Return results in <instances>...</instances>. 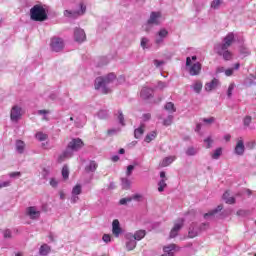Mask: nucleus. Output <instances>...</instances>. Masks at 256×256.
Segmentation results:
<instances>
[{
	"label": "nucleus",
	"mask_w": 256,
	"mask_h": 256,
	"mask_svg": "<svg viewBox=\"0 0 256 256\" xmlns=\"http://www.w3.org/2000/svg\"><path fill=\"white\" fill-rule=\"evenodd\" d=\"M163 23V15L161 12H152L148 19V25H161Z\"/></svg>",
	"instance_id": "10"
},
{
	"label": "nucleus",
	"mask_w": 256,
	"mask_h": 256,
	"mask_svg": "<svg viewBox=\"0 0 256 256\" xmlns=\"http://www.w3.org/2000/svg\"><path fill=\"white\" fill-rule=\"evenodd\" d=\"M81 191H82L81 184H77L72 189V195H81Z\"/></svg>",
	"instance_id": "40"
},
{
	"label": "nucleus",
	"mask_w": 256,
	"mask_h": 256,
	"mask_svg": "<svg viewBox=\"0 0 256 256\" xmlns=\"http://www.w3.org/2000/svg\"><path fill=\"white\" fill-rule=\"evenodd\" d=\"M26 147H27V145L25 144V142L23 140H16V142H15L16 153H18L19 155H23V153H25Z\"/></svg>",
	"instance_id": "17"
},
{
	"label": "nucleus",
	"mask_w": 256,
	"mask_h": 256,
	"mask_svg": "<svg viewBox=\"0 0 256 256\" xmlns=\"http://www.w3.org/2000/svg\"><path fill=\"white\" fill-rule=\"evenodd\" d=\"M177 159L176 156H168L165 157L161 162H160V167H169L171 163H173Z\"/></svg>",
	"instance_id": "21"
},
{
	"label": "nucleus",
	"mask_w": 256,
	"mask_h": 256,
	"mask_svg": "<svg viewBox=\"0 0 256 256\" xmlns=\"http://www.w3.org/2000/svg\"><path fill=\"white\" fill-rule=\"evenodd\" d=\"M165 187H167V179H161L158 182V191H159V193H163V191H165Z\"/></svg>",
	"instance_id": "32"
},
{
	"label": "nucleus",
	"mask_w": 256,
	"mask_h": 256,
	"mask_svg": "<svg viewBox=\"0 0 256 256\" xmlns=\"http://www.w3.org/2000/svg\"><path fill=\"white\" fill-rule=\"evenodd\" d=\"M83 147V141L79 138H75L69 142L66 150L58 156V163H63L65 159H71L74 151H79Z\"/></svg>",
	"instance_id": "3"
},
{
	"label": "nucleus",
	"mask_w": 256,
	"mask_h": 256,
	"mask_svg": "<svg viewBox=\"0 0 256 256\" xmlns=\"http://www.w3.org/2000/svg\"><path fill=\"white\" fill-rule=\"evenodd\" d=\"M137 247V240H134L133 238H128L126 241V249L128 251H133Z\"/></svg>",
	"instance_id": "25"
},
{
	"label": "nucleus",
	"mask_w": 256,
	"mask_h": 256,
	"mask_svg": "<svg viewBox=\"0 0 256 256\" xmlns=\"http://www.w3.org/2000/svg\"><path fill=\"white\" fill-rule=\"evenodd\" d=\"M197 152L198 150L196 148L190 147L186 150V155L193 157Z\"/></svg>",
	"instance_id": "44"
},
{
	"label": "nucleus",
	"mask_w": 256,
	"mask_h": 256,
	"mask_svg": "<svg viewBox=\"0 0 256 256\" xmlns=\"http://www.w3.org/2000/svg\"><path fill=\"white\" fill-rule=\"evenodd\" d=\"M112 233L114 237H119L121 235V226L119 224V220H114L112 223Z\"/></svg>",
	"instance_id": "19"
},
{
	"label": "nucleus",
	"mask_w": 256,
	"mask_h": 256,
	"mask_svg": "<svg viewBox=\"0 0 256 256\" xmlns=\"http://www.w3.org/2000/svg\"><path fill=\"white\" fill-rule=\"evenodd\" d=\"M122 187L123 189H129L131 187V181L127 178H122Z\"/></svg>",
	"instance_id": "46"
},
{
	"label": "nucleus",
	"mask_w": 256,
	"mask_h": 256,
	"mask_svg": "<svg viewBox=\"0 0 256 256\" xmlns=\"http://www.w3.org/2000/svg\"><path fill=\"white\" fill-rule=\"evenodd\" d=\"M165 110L168 111V113H175V111H177L173 102L166 103Z\"/></svg>",
	"instance_id": "33"
},
{
	"label": "nucleus",
	"mask_w": 256,
	"mask_h": 256,
	"mask_svg": "<svg viewBox=\"0 0 256 256\" xmlns=\"http://www.w3.org/2000/svg\"><path fill=\"white\" fill-rule=\"evenodd\" d=\"M166 87H169L168 83L159 81L158 84H157V89L163 90V89H166Z\"/></svg>",
	"instance_id": "51"
},
{
	"label": "nucleus",
	"mask_w": 256,
	"mask_h": 256,
	"mask_svg": "<svg viewBox=\"0 0 256 256\" xmlns=\"http://www.w3.org/2000/svg\"><path fill=\"white\" fill-rule=\"evenodd\" d=\"M35 137L38 141H47L49 136L43 132H37Z\"/></svg>",
	"instance_id": "35"
},
{
	"label": "nucleus",
	"mask_w": 256,
	"mask_h": 256,
	"mask_svg": "<svg viewBox=\"0 0 256 256\" xmlns=\"http://www.w3.org/2000/svg\"><path fill=\"white\" fill-rule=\"evenodd\" d=\"M221 155H223V149L222 148H217L211 154V158L217 161V159H219V157H221Z\"/></svg>",
	"instance_id": "30"
},
{
	"label": "nucleus",
	"mask_w": 256,
	"mask_h": 256,
	"mask_svg": "<svg viewBox=\"0 0 256 256\" xmlns=\"http://www.w3.org/2000/svg\"><path fill=\"white\" fill-rule=\"evenodd\" d=\"M204 143L206 145V149H211V147H213V137H207L206 139H204Z\"/></svg>",
	"instance_id": "39"
},
{
	"label": "nucleus",
	"mask_w": 256,
	"mask_h": 256,
	"mask_svg": "<svg viewBox=\"0 0 256 256\" xmlns=\"http://www.w3.org/2000/svg\"><path fill=\"white\" fill-rule=\"evenodd\" d=\"M32 21H45L47 19V11L41 5H35L30 10Z\"/></svg>",
	"instance_id": "4"
},
{
	"label": "nucleus",
	"mask_w": 256,
	"mask_h": 256,
	"mask_svg": "<svg viewBox=\"0 0 256 256\" xmlns=\"http://www.w3.org/2000/svg\"><path fill=\"white\" fill-rule=\"evenodd\" d=\"M97 163L95 161H90L89 164L85 167L86 173H95L97 171Z\"/></svg>",
	"instance_id": "26"
},
{
	"label": "nucleus",
	"mask_w": 256,
	"mask_h": 256,
	"mask_svg": "<svg viewBox=\"0 0 256 256\" xmlns=\"http://www.w3.org/2000/svg\"><path fill=\"white\" fill-rule=\"evenodd\" d=\"M234 152L236 155H243V153H245V143L242 137L238 138Z\"/></svg>",
	"instance_id": "16"
},
{
	"label": "nucleus",
	"mask_w": 256,
	"mask_h": 256,
	"mask_svg": "<svg viewBox=\"0 0 256 256\" xmlns=\"http://www.w3.org/2000/svg\"><path fill=\"white\" fill-rule=\"evenodd\" d=\"M234 72H235V69L228 68L225 70L224 74L226 75V77H231V75H233Z\"/></svg>",
	"instance_id": "57"
},
{
	"label": "nucleus",
	"mask_w": 256,
	"mask_h": 256,
	"mask_svg": "<svg viewBox=\"0 0 256 256\" xmlns=\"http://www.w3.org/2000/svg\"><path fill=\"white\" fill-rule=\"evenodd\" d=\"M50 185L51 187H57V185H59V182L55 178H52L50 180Z\"/></svg>",
	"instance_id": "61"
},
{
	"label": "nucleus",
	"mask_w": 256,
	"mask_h": 256,
	"mask_svg": "<svg viewBox=\"0 0 256 256\" xmlns=\"http://www.w3.org/2000/svg\"><path fill=\"white\" fill-rule=\"evenodd\" d=\"M173 123V115H169L166 119H164L163 121V125H165V127H169V125H171Z\"/></svg>",
	"instance_id": "45"
},
{
	"label": "nucleus",
	"mask_w": 256,
	"mask_h": 256,
	"mask_svg": "<svg viewBox=\"0 0 256 256\" xmlns=\"http://www.w3.org/2000/svg\"><path fill=\"white\" fill-rule=\"evenodd\" d=\"M153 46L151 43V39L147 37H142L140 42V47L145 51L146 49H150Z\"/></svg>",
	"instance_id": "20"
},
{
	"label": "nucleus",
	"mask_w": 256,
	"mask_h": 256,
	"mask_svg": "<svg viewBox=\"0 0 256 256\" xmlns=\"http://www.w3.org/2000/svg\"><path fill=\"white\" fill-rule=\"evenodd\" d=\"M39 115L43 116V120L44 121H49V118H47V115H49V113H51V111L49 110H38L37 112Z\"/></svg>",
	"instance_id": "41"
},
{
	"label": "nucleus",
	"mask_w": 256,
	"mask_h": 256,
	"mask_svg": "<svg viewBox=\"0 0 256 256\" xmlns=\"http://www.w3.org/2000/svg\"><path fill=\"white\" fill-rule=\"evenodd\" d=\"M235 41V34L233 32L228 33L225 38L223 39L222 43H218L214 46V51L220 57H223L225 61H231L233 54L229 52L230 45H233Z\"/></svg>",
	"instance_id": "2"
},
{
	"label": "nucleus",
	"mask_w": 256,
	"mask_h": 256,
	"mask_svg": "<svg viewBox=\"0 0 256 256\" xmlns=\"http://www.w3.org/2000/svg\"><path fill=\"white\" fill-rule=\"evenodd\" d=\"M233 91H235V83L234 82L230 83L228 86L227 97L229 99H231V96L233 95Z\"/></svg>",
	"instance_id": "36"
},
{
	"label": "nucleus",
	"mask_w": 256,
	"mask_h": 256,
	"mask_svg": "<svg viewBox=\"0 0 256 256\" xmlns=\"http://www.w3.org/2000/svg\"><path fill=\"white\" fill-rule=\"evenodd\" d=\"M222 210H223V206L219 205L217 209L204 214V219H213V217H215V213H219V211H222Z\"/></svg>",
	"instance_id": "24"
},
{
	"label": "nucleus",
	"mask_w": 256,
	"mask_h": 256,
	"mask_svg": "<svg viewBox=\"0 0 256 256\" xmlns=\"http://www.w3.org/2000/svg\"><path fill=\"white\" fill-rule=\"evenodd\" d=\"M191 61H197V56L187 57L186 58V67L191 66Z\"/></svg>",
	"instance_id": "50"
},
{
	"label": "nucleus",
	"mask_w": 256,
	"mask_h": 256,
	"mask_svg": "<svg viewBox=\"0 0 256 256\" xmlns=\"http://www.w3.org/2000/svg\"><path fill=\"white\" fill-rule=\"evenodd\" d=\"M207 229H209V223H202L200 227L197 226V224H192L188 231V237L193 239L199 235L200 231H205Z\"/></svg>",
	"instance_id": "7"
},
{
	"label": "nucleus",
	"mask_w": 256,
	"mask_h": 256,
	"mask_svg": "<svg viewBox=\"0 0 256 256\" xmlns=\"http://www.w3.org/2000/svg\"><path fill=\"white\" fill-rule=\"evenodd\" d=\"M102 241H104V243H111V235L104 234L102 237Z\"/></svg>",
	"instance_id": "55"
},
{
	"label": "nucleus",
	"mask_w": 256,
	"mask_h": 256,
	"mask_svg": "<svg viewBox=\"0 0 256 256\" xmlns=\"http://www.w3.org/2000/svg\"><path fill=\"white\" fill-rule=\"evenodd\" d=\"M50 47L52 51H55V53H59L60 51H63L65 47V42L62 38L54 37L51 39Z\"/></svg>",
	"instance_id": "8"
},
{
	"label": "nucleus",
	"mask_w": 256,
	"mask_h": 256,
	"mask_svg": "<svg viewBox=\"0 0 256 256\" xmlns=\"http://www.w3.org/2000/svg\"><path fill=\"white\" fill-rule=\"evenodd\" d=\"M201 73V63L196 62L194 64H190L189 66V74L192 76L199 75Z\"/></svg>",
	"instance_id": "18"
},
{
	"label": "nucleus",
	"mask_w": 256,
	"mask_h": 256,
	"mask_svg": "<svg viewBox=\"0 0 256 256\" xmlns=\"http://www.w3.org/2000/svg\"><path fill=\"white\" fill-rule=\"evenodd\" d=\"M87 39V35L85 34V30L81 28H76L74 30V41L76 43H83Z\"/></svg>",
	"instance_id": "12"
},
{
	"label": "nucleus",
	"mask_w": 256,
	"mask_h": 256,
	"mask_svg": "<svg viewBox=\"0 0 256 256\" xmlns=\"http://www.w3.org/2000/svg\"><path fill=\"white\" fill-rule=\"evenodd\" d=\"M98 117H99V119H107L109 117V111L105 110V109L100 110L98 112Z\"/></svg>",
	"instance_id": "38"
},
{
	"label": "nucleus",
	"mask_w": 256,
	"mask_h": 256,
	"mask_svg": "<svg viewBox=\"0 0 256 256\" xmlns=\"http://www.w3.org/2000/svg\"><path fill=\"white\" fill-rule=\"evenodd\" d=\"M25 112L23 111V108L20 105H14L10 109V121L11 123L17 124L19 121H21L23 114Z\"/></svg>",
	"instance_id": "5"
},
{
	"label": "nucleus",
	"mask_w": 256,
	"mask_h": 256,
	"mask_svg": "<svg viewBox=\"0 0 256 256\" xmlns=\"http://www.w3.org/2000/svg\"><path fill=\"white\" fill-rule=\"evenodd\" d=\"M9 177H11L12 179H15V177H21V172H11L8 174Z\"/></svg>",
	"instance_id": "59"
},
{
	"label": "nucleus",
	"mask_w": 256,
	"mask_h": 256,
	"mask_svg": "<svg viewBox=\"0 0 256 256\" xmlns=\"http://www.w3.org/2000/svg\"><path fill=\"white\" fill-rule=\"evenodd\" d=\"M169 37V31L167 29L162 28L155 34L154 42L158 47H161L163 43H165V38Z\"/></svg>",
	"instance_id": "9"
},
{
	"label": "nucleus",
	"mask_w": 256,
	"mask_h": 256,
	"mask_svg": "<svg viewBox=\"0 0 256 256\" xmlns=\"http://www.w3.org/2000/svg\"><path fill=\"white\" fill-rule=\"evenodd\" d=\"M62 177H63V179H69V167L63 166Z\"/></svg>",
	"instance_id": "43"
},
{
	"label": "nucleus",
	"mask_w": 256,
	"mask_h": 256,
	"mask_svg": "<svg viewBox=\"0 0 256 256\" xmlns=\"http://www.w3.org/2000/svg\"><path fill=\"white\" fill-rule=\"evenodd\" d=\"M179 249V246H177L176 244H169L163 247L164 253L171 256H175V253H177Z\"/></svg>",
	"instance_id": "15"
},
{
	"label": "nucleus",
	"mask_w": 256,
	"mask_h": 256,
	"mask_svg": "<svg viewBox=\"0 0 256 256\" xmlns=\"http://www.w3.org/2000/svg\"><path fill=\"white\" fill-rule=\"evenodd\" d=\"M223 199L224 201L228 204V205H233V203H235V198L233 196H231V194L229 193V191H226L223 194Z\"/></svg>",
	"instance_id": "28"
},
{
	"label": "nucleus",
	"mask_w": 256,
	"mask_h": 256,
	"mask_svg": "<svg viewBox=\"0 0 256 256\" xmlns=\"http://www.w3.org/2000/svg\"><path fill=\"white\" fill-rule=\"evenodd\" d=\"M156 137H157V132L152 131V132H150L149 134L146 135L144 141L146 143H151V141H153Z\"/></svg>",
	"instance_id": "31"
},
{
	"label": "nucleus",
	"mask_w": 256,
	"mask_h": 256,
	"mask_svg": "<svg viewBox=\"0 0 256 256\" xmlns=\"http://www.w3.org/2000/svg\"><path fill=\"white\" fill-rule=\"evenodd\" d=\"M221 3H223V0H213L211 3V8L219 9L221 7Z\"/></svg>",
	"instance_id": "42"
},
{
	"label": "nucleus",
	"mask_w": 256,
	"mask_h": 256,
	"mask_svg": "<svg viewBox=\"0 0 256 256\" xmlns=\"http://www.w3.org/2000/svg\"><path fill=\"white\" fill-rule=\"evenodd\" d=\"M145 235H146L145 230H138L134 233L132 238L134 241H141V239H143Z\"/></svg>",
	"instance_id": "29"
},
{
	"label": "nucleus",
	"mask_w": 256,
	"mask_h": 256,
	"mask_svg": "<svg viewBox=\"0 0 256 256\" xmlns=\"http://www.w3.org/2000/svg\"><path fill=\"white\" fill-rule=\"evenodd\" d=\"M121 83H125V76L117 78L115 73H109L104 76H99L94 81V89L102 95H109L113 93V89Z\"/></svg>",
	"instance_id": "1"
},
{
	"label": "nucleus",
	"mask_w": 256,
	"mask_h": 256,
	"mask_svg": "<svg viewBox=\"0 0 256 256\" xmlns=\"http://www.w3.org/2000/svg\"><path fill=\"white\" fill-rule=\"evenodd\" d=\"M133 169H135V166L133 165H129L127 167V171H126V175L129 177V175H131V173H133Z\"/></svg>",
	"instance_id": "60"
},
{
	"label": "nucleus",
	"mask_w": 256,
	"mask_h": 256,
	"mask_svg": "<svg viewBox=\"0 0 256 256\" xmlns=\"http://www.w3.org/2000/svg\"><path fill=\"white\" fill-rule=\"evenodd\" d=\"M252 118L251 116H246L243 120L244 127H249L251 125Z\"/></svg>",
	"instance_id": "49"
},
{
	"label": "nucleus",
	"mask_w": 256,
	"mask_h": 256,
	"mask_svg": "<svg viewBox=\"0 0 256 256\" xmlns=\"http://www.w3.org/2000/svg\"><path fill=\"white\" fill-rule=\"evenodd\" d=\"M154 65H155V67H157V68L162 67V65H165V61L155 59V60H154Z\"/></svg>",
	"instance_id": "56"
},
{
	"label": "nucleus",
	"mask_w": 256,
	"mask_h": 256,
	"mask_svg": "<svg viewBox=\"0 0 256 256\" xmlns=\"http://www.w3.org/2000/svg\"><path fill=\"white\" fill-rule=\"evenodd\" d=\"M219 87H221V81L217 78H213L210 82L205 84V91H215V89H219Z\"/></svg>",
	"instance_id": "14"
},
{
	"label": "nucleus",
	"mask_w": 256,
	"mask_h": 256,
	"mask_svg": "<svg viewBox=\"0 0 256 256\" xmlns=\"http://www.w3.org/2000/svg\"><path fill=\"white\" fill-rule=\"evenodd\" d=\"M143 133H145V124H141V126L134 131L135 139H141L143 137Z\"/></svg>",
	"instance_id": "27"
},
{
	"label": "nucleus",
	"mask_w": 256,
	"mask_h": 256,
	"mask_svg": "<svg viewBox=\"0 0 256 256\" xmlns=\"http://www.w3.org/2000/svg\"><path fill=\"white\" fill-rule=\"evenodd\" d=\"M50 253H51V246L50 245L43 244V245L40 246L39 255L47 256Z\"/></svg>",
	"instance_id": "23"
},
{
	"label": "nucleus",
	"mask_w": 256,
	"mask_h": 256,
	"mask_svg": "<svg viewBox=\"0 0 256 256\" xmlns=\"http://www.w3.org/2000/svg\"><path fill=\"white\" fill-rule=\"evenodd\" d=\"M132 201V198L131 197H128V198H122L120 200V205H127V203H131Z\"/></svg>",
	"instance_id": "54"
},
{
	"label": "nucleus",
	"mask_w": 256,
	"mask_h": 256,
	"mask_svg": "<svg viewBox=\"0 0 256 256\" xmlns=\"http://www.w3.org/2000/svg\"><path fill=\"white\" fill-rule=\"evenodd\" d=\"M26 215L29 219H39L41 217V210L35 206L26 208Z\"/></svg>",
	"instance_id": "11"
},
{
	"label": "nucleus",
	"mask_w": 256,
	"mask_h": 256,
	"mask_svg": "<svg viewBox=\"0 0 256 256\" xmlns=\"http://www.w3.org/2000/svg\"><path fill=\"white\" fill-rule=\"evenodd\" d=\"M205 3H207V0H194V4L197 7H203V5H205Z\"/></svg>",
	"instance_id": "53"
},
{
	"label": "nucleus",
	"mask_w": 256,
	"mask_h": 256,
	"mask_svg": "<svg viewBox=\"0 0 256 256\" xmlns=\"http://www.w3.org/2000/svg\"><path fill=\"white\" fill-rule=\"evenodd\" d=\"M202 121L206 125H212V123H215V117L203 118Z\"/></svg>",
	"instance_id": "48"
},
{
	"label": "nucleus",
	"mask_w": 256,
	"mask_h": 256,
	"mask_svg": "<svg viewBox=\"0 0 256 256\" xmlns=\"http://www.w3.org/2000/svg\"><path fill=\"white\" fill-rule=\"evenodd\" d=\"M85 11H87V6L83 2H81L77 11L65 10L64 16L68 17V19H77V17L85 15Z\"/></svg>",
	"instance_id": "6"
},
{
	"label": "nucleus",
	"mask_w": 256,
	"mask_h": 256,
	"mask_svg": "<svg viewBox=\"0 0 256 256\" xmlns=\"http://www.w3.org/2000/svg\"><path fill=\"white\" fill-rule=\"evenodd\" d=\"M117 119L120 125H122V127H125V116H123V112H121V110L118 111Z\"/></svg>",
	"instance_id": "37"
},
{
	"label": "nucleus",
	"mask_w": 256,
	"mask_h": 256,
	"mask_svg": "<svg viewBox=\"0 0 256 256\" xmlns=\"http://www.w3.org/2000/svg\"><path fill=\"white\" fill-rule=\"evenodd\" d=\"M226 69L225 67L223 66H220L216 69V73L219 74V73H225Z\"/></svg>",
	"instance_id": "63"
},
{
	"label": "nucleus",
	"mask_w": 256,
	"mask_h": 256,
	"mask_svg": "<svg viewBox=\"0 0 256 256\" xmlns=\"http://www.w3.org/2000/svg\"><path fill=\"white\" fill-rule=\"evenodd\" d=\"M183 227V219H178L174 223V227L170 231V239H175L177 235H179V231H181V228Z\"/></svg>",
	"instance_id": "13"
},
{
	"label": "nucleus",
	"mask_w": 256,
	"mask_h": 256,
	"mask_svg": "<svg viewBox=\"0 0 256 256\" xmlns=\"http://www.w3.org/2000/svg\"><path fill=\"white\" fill-rule=\"evenodd\" d=\"M70 201L71 203H77L79 201V195L72 194Z\"/></svg>",
	"instance_id": "58"
},
{
	"label": "nucleus",
	"mask_w": 256,
	"mask_h": 256,
	"mask_svg": "<svg viewBox=\"0 0 256 256\" xmlns=\"http://www.w3.org/2000/svg\"><path fill=\"white\" fill-rule=\"evenodd\" d=\"M131 199H134L135 201H141V199H143V196L141 194H136L133 195Z\"/></svg>",
	"instance_id": "62"
},
{
	"label": "nucleus",
	"mask_w": 256,
	"mask_h": 256,
	"mask_svg": "<svg viewBox=\"0 0 256 256\" xmlns=\"http://www.w3.org/2000/svg\"><path fill=\"white\" fill-rule=\"evenodd\" d=\"M2 235H3L4 239H11V237H12L11 230H9V229L3 230Z\"/></svg>",
	"instance_id": "47"
},
{
	"label": "nucleus",
	"mask_w": 256,
	"mask_h": 256,
	"mask_svg": "<svg viewBox=\"0 0 256 256\" xmlns=\"http://www.w3.org/2000/svg\"><path fill=\"white\" fill-rule=\"evenodd\" d=\"M151 119V114L147 113L143 115V121H149Z\"/></svg>",
	"instance_id": "64"
},
{
	"label": "nucleus",
	"mask_w": 256,
	"mask_h": 256,
	"mask_svg": "<svg viewBox=\"0 0 256 256\" xmlns=\"http://www.w3.org/2000/svg\"><path fill=\"white\" fill-rule=\"evenodd\" d=\"M140 95L142 99H149L153 95V89L144 87L142 88Z\"/></svg>",
	"instance_id": "22"
},
{
	"label": "nucleus",
	"mask_w": 256,
	"mask_h": 256,
	"mask_svg": "<svg viewBox=\"0 0 256 256\" xmlns=\"http://www.w3.org/2000/svg\"><path fill=\"white\" fill-rule=\"evenodd\" d=\"M5 187H11V181L10 180L0 182V189H3Z\"/></svg>",
	"instance_id": "52"
},
{
	"label": "nucleus",
	"mask_w": 256,
	"mask_h": 256,
	"mask_svg": "<svg viewBox=\"0 0 256 256\" xmlns=\"http://www.w3.org/2000/svg\"><path fill=\"white\" fill-rule=\"evenodd\" d=\"M192 89L195 91V93H201V89H203V83L200 81L195 82L192 86Z\"/></svg>",
	"instance_id": "34"
}]
</instances>
